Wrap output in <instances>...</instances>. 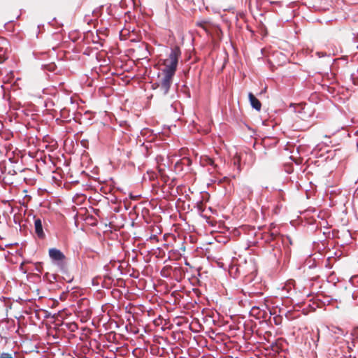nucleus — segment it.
Masks as SVG:
<instances>
[{
    "label": "nucleus",
    "instance_id": "obj_5",
    "mask_svg": "<svg viewBox=\"0 0 358 358\" xmlns=\"http://www.w3.org/2000/svg\"><path fill=\"white\" fill-rule=\"evenodd\" d=\"M201 162L203 166L210 165L213 166L215 169L217 167V165L215 164L214 160L212 158L208 157L207 156L203 157L201 159Z\"/></svg>",
    "mask_w": 358,
    "mask_h": 358
},
{
    "label": "nucleus",
    "instance_id": "obj_7",
    "mask_svg": "<svg viewBox=\"0 0 358 358\" xmlns=\"http://www.w3.org/2000/svg\"><path fill=\"white\" fill-rule=\"evenodd\" d=\"M243 193L244 195L247 196L248 199H251L250 197L252 194V189L250 187H248V186L243 187Z\"/></svg>",
    "mask_w": 358,
    "mask_h": 358
},
{
    "label": "nucleus",
    "instance_id": "obj_12",
    "mask_svg": "<svg viewBox=\"0 0 358 358\" xmlns=\"http://www.w3.org/2000/svg\"><path fill=\"white\" fill-rule=\"evenodd\" d=\"M275 237V235L273 233H271L268 237L266 238V241H273Z\"/></svg>",
    "mask_w": 358,
    "mask_h": 358
},
{
    "label": "nucleus",
    "instance_id": "obj_4",
    "mask_svg": "<svg viewBox=\"0 0 358 358\" xmlns=\"http://www.w3.org/2000/svg\"><path fill=\"white\" fill-rule=\"evenodd\" d=\"M248 97H249V100H250V104L252 106V108H254L257 110L259 111L262 108V103L259 101V99H257L252 92L249 93Z\"/></svg>",
    "mask_w": 358,
    "mask_h": 358
},
{
    "label": "nucleus",
    "instance_id": "obj_16",
    "mask_svg": "<svg viewBox=\"0 0 358 358\" xmlns=\"http://www.w3.org/2000/svg\"><path fill=\"white\" fill-rule=\"evenodd\" d=\"M252 294H253V293L249 292V293H248V295H249L250 296H251Z\"/></svg>",
    "mask_w": 358,
    "mask_h": 358
},
{
    "label": "nucleus",
    "instance_id": "obj_11",
    "mask_svg": "<svg viewBox=\"0 0 358 358\" xmlns=\"http://www.w3.org/2000/svg\"><path fill=\"white\" fill-rule=\"evenodd\" d=\"M0 358H13L12 355L6 352H0Z\"/></svg>",
    "mask_w": 358,
    "mask_h": 358
},
{
    "label": "nucleus",
    "instance_id": "obj_17",
    "mask_svg": "<svg viewBox=\"0 0 358 358\" xmlns=\"http://www.w3.org/2000/svg\"><path fill=\"white\" fill-rule=\"evenodd\" d=\"M357 278H358V276H357Z\"/></svg>",
    "mask_w": 358,
    "mask_h": 358
},
{
    "label": "nucleus",
    "instance_id": "obj_1",
    "mask_svg": "<svg viewBox=\"0 0 358 358\" xmlns=\"http://www.w3.org/2000/svg\"><path fill=\"white\" fill-rule=\"evenodd\" d=\"M180 56L181 50L178 45L171 48L169 57L163 62L164 66V69L162 71L163 77L159 83L152 85L153 88H159L163 95H166L169 91Z\"/></svg>",
    "mask_w": 358,
    "mask_h": 358
},
{
    "label": "nucleus",
    "instance_id": "obj_15",
    "mask_svg": "<svg viewBox=\"0 0 358 358\" xmlns=\"http://www.w3.org/2000/svg\"><path fill=\"white\" fill-rule=\"evenodd\" d=\"M258 309H259V308H257V307L254 306V307H252V312H255V310H258Z\"/></svg>",
    "mask_w": 358,
    "mask_h": 358
},
{
    "label": "nucleus",
    "instance_id": "obj_9",
    "mask_svg": "<svg viewBox=\"0 0 358 358\" xmlns=\"http://www.w3.org/2000/svg\"><path fill=\"white\" fill-rule=\"evenodd\" d=\"M181 164L190 166L192 164V160L188 157H184L181 159Z\"/></svg>",
    "mask_w": 358,
    "mask_h": 358
},
{
    "label": "nucleus",
    "instance_id": "obj_13",
    "mask_svg": "<svg viewBox=\"0 0 358 358\" xmlns=\"http://www.w3.org/2000/svg\"><path fill=\"white\" fill-rule=\"evenodd\" d=\"M7 59V57L4 55H0V64L3 63Z\"/></svg>",
    "mask_w": 358,
    "mask_h": 358
},
{
    "label": "nucleus",
    "instance_id": "obj_14",
    "mask_svg": "<svg viewBox=\"0 0 358 358\" xmlns=\"http://www.w3.org/2000/svg\"><path fill=\"white\" fill-rule=\"evenodd\" d=\"M151 241H158V238L157 235H152L150 238Z\"/></svg>",
    "mask_w": 358,
    "mask_h": 358
},
{
    "label": "nucleus",
    "instance_id": "obj_6",
    "mask_svg": "<svg viewBox=\"0 0 358 358\" xmlns=\"http://www.w3.org/2000/svg\"><path fill=\"white\" fill-rule=\"evenodd\" d=\"M196 25L201 27L206 31H208L209 28L210 27V23L207 20H201L196 22Z\"/></svg>",
    "mask_w": 358,
    "mask_h": 358
},
{
    "label": "nucleus",
    "instance_id": "obj_3",
    "mask_svg": "<svg viewBox=\"0 0 358 358\" xmlns=\"http://www.w3.org/2000/svg\"><path fill=\"white\" fill-rule=\"evenodd\" d=\"M34 229H35V233L37 234L38 238H43L45 236V234L43 230L42 222H41V219H39V218L35 219Z\"/></svg>",
    "mask_w": 358,
    "mask_h": 358
},
{
    "label": "nucleus",
    "instance_id": "obj_2",
    "mask_svg": "<svg viewBox=\"0 0 358 358\" xmlns=\"http://www.w3.org/2000/svg\"><path fill=\"white\" fill-rule=\"evenodd\" d=\"M51 259L56 264L62 272L66 271V256L64 253L57 248H50L48 251Z\"/></svg>",
    "mask_w": 358,
    "mask_h": 358
},
{
    "label": "nucleus",
    "instance_id": "obj_8",
    "mask_svg": "<svg viewBox=\"0 0 358 358\" xmlns=\"http://www.w3.org/2000/svg\"><path fill=\"white\" fill-rule=\"evenodd\" d=\"M232 161H233L234 165L237 166L238 168L239 169L240 164H241V156L238 153H236L234 156Z\"/></svg>",
    "mask_w": 358,
    "mask_h": 358
},
{
    "label": "nucleus",
    "instance_id": "obj_10",
    "mask_svg": "<svg viewBox=\"0 0 358 358\" xmlns=\"http://www.w3.org/2000/svg\"><path fill=\"white\" fill-rule=\"evenodd\" d=\"M334 333L337 334H341L342 336H345V331L340 327H334Z\"/></svg>",
    "mask_w": 358,
    "mask_h": 358
},
{
    "label": "nucleus",
    "instance_id": "obj_18",
    "mask_svg": "<svg viewBox=\"0 0 358 358\" xmlns=\"http://www.w3.org/2000/svg\"><path fill=\"white\" fill-rule=\"evenodd\" d=\"M357 278H358V276H357Z\"/></svg>",
    "mask_w": 358,
    "mask_h": 358
}]
</instances>
